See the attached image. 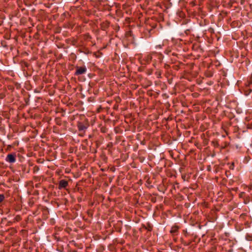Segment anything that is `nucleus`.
<instances>
[{
  "label": "nucleus",
  "mask_w": 252,
  "mask_h": 252,
  "mask_svg": "<svg viewBox=\"0 0 252 252\" xmlns=\"http://www.w3.org/2000/svg\"><path fill=\"white\" fill-rule=\"evenodd\" d=\"M39 170V166L35 165L33 168V172L34 173H35L37 172H38Z\"/></svg>",
  "instance_id": "11"
},
{
  "label": "nucleus",
  "mask_w": 252,
  "mask_h": 252,
  "mask_svg": "<svg viewBox=\"0 0 252 252\" xmlns=\"http://www.w3.org/2000/svg\"><path fill=\"white\" fill-rule=\"evenodd\" d=\"M179 226L177 225H174L171 227V230L170 231V233L172 235L177 234L179 231Z\"/></svg>",
  "instance_id": "5"
},
{
  "label": "nucleus",
  "mask_w": 252,
  "mask_h": 252,
  "mask_svg": "<svg viewBox=\"0 0 252 252\" xmlns=\"http://www.w3.org/2000/svg\"><path fill=\"white\" fill-rule=\"evenodd\" d=\"M6 161L10 163H14L16 161V155L15 154H8L6 158Z\"/></svg>",
  "instance_id": "3"
},
{
  "label": "nucleus",
  "mask_w": 252,
  "mask_h": 252,
  "mask_svg": "<svg viewBox=\"0 0 252 252\" xmlns=\"http://www.w3.org/2000/svg\"><path fill=\"white\" fill-rule=\"evenodd\" d=\"M252 85V77H251L250 79L245 83L246 87H250Z\"/></svg>",
  "instance_id": "6"
},
{
  "label": "nucleus",
  "mask_w": 252,
  "mask_h": 252,
  "mask_svg": "<svg viewBox=\"0 0 252 252\" xmlns=\"http://www.w3.org/2000/svg\"><path fill=\"white\" fill-rule=\"evenodd\" d=\"M22 220V218L19 215H17L15 217L14 219V220L15 221H20L21 220Z\"/></svg>",
  "instance_id": "10"
},
{
  "label": "nucleus",
  "mask_w": 252,
  "mask_h": 252,
  "mask_svg": "<svg viewBox=\"0 0 252 252\" xmlns=\"http://www.w3.org/2000/svg\"><path fill=\"white\" fill-rule=\"evenodd\" d=\"M252 190V185H249L248 187V191L250 192Z\"/></svg>",
  "instance_id": "14"
},
{
  "label": "nucleus",
  "mask_w": 252,
  "mask_h": 252,
  "mask_svg": "<svg viewBox=\"0 0 252 252\" xmlns=\"http://www.w3.org/2000/svg\"><path fill=\"white\" fill-rule=\"evenodd\" d=\"M77 126L79 131L85 132L89 126V124L87 122H78Z\"/></svg>",
  "instance_id": "1"
},
{
  "label": "nucleus",
  "mask_w": 252,
  "mask_h": 252,
  "mask_svg": "<svg viewBox=\"0 0 252 252\" xmlns=\"http://www.w3.org/2000/svg\"><path fill=\"white\" fill-rule=\"evenodd\" d=\"M101 131L103 133L105 132L104 130H103L102 129H101Z\"/></svg>",
  "instance_id": "18"
},
{
  "label": "nucleus",
  "mask_w": 252,
  "mask_h": 252,
  "mask_svg": "<svg viewBox=\"0 0 252 252\" xmlns=\"http://www.w3.org/2000/svg\"><path fill=\"white\" fill-rule=\"evenodd\" d=\"M4 199V196L3 194H0V203L3 201Z\"/></svg>",
  "instance_id": "12"
},
{
  "label": "nucleus",
  "mask_w": 252,
  "mask_h": 252,
  "mask_svg": "<svg viewBox=\"0 0 252 252\" xmlns=\"http://www.w3.org/2000/svg\"><path fill=\"white\" fill-rule=\"evenodd\" d=\"M251 196H252V193H251Z\"/></svg>",
  "instance_id": "21"
},
{
  "label": "nucleus",
  "mask_w": 252,
  "mask_h": 252,
  "mask_svg": "<svg viewBox=\"0 0 252 252\" xmlns=\"http://www.w3.org/2000/svg\"><path fill=\"white\" fill-rule=\"evenodd\" d=\"M146 229H147V230L149 231H151L152 230V226H149L148 228H147Z\"/></svg>",
  "instance_id": "17"
},
{
  "label": "nucleus",
  "mask_w": 252,
  "mask_h": 252,
  "mask_svg": "<svg viewBox=\"0 0 252 252\" xmlns=\"http://www.w3.org/2000/svg\"><path fill=\"white\" fill-rule=\"evenodd\" d=\"M48 218V211H45V213H43V216H42V219L43 220H46Z\"/></svg>",
  "instance_id": "9"
},
{
  "label": "nucleus",
  "mask_w": 252,
  "mask_h": 252,
  "mask_svg": "<svg viewBox=\"0 0 252 252\" xmlns=\"http://www.w3.org/2000/svg\"><path fill=\"white\" fill-rule=\"evenodd\" d=\"M80 136H83L84 134H79Z\"/></svg>",
  "instance_id": "19"
},
{
  "label": "nucleus",
  "mask_w": 252,
  "mask_h": 252,
  "mask_svg": "<svg viewBox=\"0 0 252 252\" xmlns=\"http://www.w3.org/2000/svg\"><path fill=\"white\" fill-rule=\"evenodd\" d=\"M145 60L147 62H150L152 61V56L151 54L150 55H147L146 57H145Z\"/></svg>",
  "instance_id": "8"
},
{
  "label": "nucleus",
  "mask_w": 252,
  "mask_h": 252,
  "mask_svg": "<svg viewBox=\"0 0 252 252\" xmlns=\"http://www.w3.org/2000/svg\"><path fill=\"white\" fill-rule=\"evenodd\" d=\"M68 185V182L64 179H62L59 182L58 188L60 189H65Z\"/></svg>",
  "instance_id": "4"
},
{
  "label": "nucleus",
  "mask_w": 252,
  "mask_h": 252,
  "mask_svg": "<svg viewBox=\"0 0 252 252\" xmlns=\"http://www.w3.org/2000/svg\"><path fill=\"white\" fill-rule=\"evenodd\" d=\"M5 96V95L3 93H0V98L2 99Z\"/></svg>",
  "instance_id": "15"
},
{
  "label": "nucleus",
  "mask_w": 252,
  "mask_h": 252,
  "mask_svg": "<svg viewBox=\"0 0 252 252\" xmlns=\"http://www.w3.org/2000/svg\"><path fill=\"white\" fill-rule=\"evenodd\" d=\"M162 45H161V44H159V45H157V46H156V48L161 49V48H162Z\"/></svg>",
  "instance_id": "16"
},
{
  "label": "nucleus",
  "mask_w": 252,
  "mask_h": 252,
  "mask_svg": "<svg viewBox=\"0 0 252 252\" xmlns=\"http://www.w3.org/2000/svg\"><path fill=\"white\" fill-rule=\"evenodd\" d=\"M156 74L157 75V77L158 78H160V77L161 73H160V72L159 71H157L156 72Z\"/></svg>",
  "instance_id": "13"
},
{
  "label": "nucleus",
  "mask_w": 252,
  "mask_h": 252,
  "mask_svg": "<svg viewBox=\"0 0 252 252\" xmlns=\"http://www.w3.org/2000/svg\"><path fill=\"white\" fill-rule=\"evenodd\" d=\"M87 70L86 66H76L74 74L75 75H79L85 74L86 73Z\"/></svg>",
  "instance_id": "2"
},
{
  "label": "nucleus",
  "mask_w": 252,
  "mask_h": 252,
  "mask_svg": "<svg viewBox=\"0 0 252 252\" xmlns=\"http://www.w3.org/2000/svg\"><path fill=\"white\" fill-rule=\"evenodd\" d=\"M36 187H38V185L37 184L35 185Z\"/></svg>",
  "instance_id": "20"
},
{
  "label": "nucleus",
  "mask_w": 252,
  "mask_h": 252,
  "mask_svg": "<svg viewBox=\"0 0 252 252\" xmlns=\"http://www.w3.org/2000/svg\"><path fill=\"white\" fill-rule=\"evenodd\" d=\"M252 92V87H247L246 90H245V94L248 95Z\"/></svg>",
  "instance_id": "7"
}]
</instances>
